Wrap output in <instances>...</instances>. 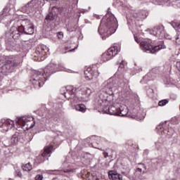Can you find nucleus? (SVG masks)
<instances>
[{
	"instance_id": "12",
	"label": "nucleus",
	"mask_w": 180,
	"mask_h": 180,
	"mask_svg": "<svg viewBox=\"0 0 180 180\" xmlns=\"http://www.w3.org/2000/svg\"><path fill=\"white\" fill-rule=\"evenodd\" d=\"M49 51V48L46 45H39L35 50L34 57H37V61H43L46 58V54Z\"/></svg>"
},
{
	"instance_id": "13",
	"label": "nucleus",
	"mask_w": 180,
	"mask_h": 180,
	"mask_svg": "<svg viewBox=\"0 0 180 180\" xmlns=\"http://www.w3.org/2000/svg\"><path fill=\"white\" fill-rule=\"evenodd\" d=\"M53 150L52 146H46L44 149V152L41 153V155H39L34 162V165H39V164H41V162H44V157H50L51 155V150Z\"/></svg>"
},
{
	"instance_id": "27",
	"label": "nucleus",
	"mask_w": 180,
	"mask_h": 180,
	"mask_svg": "<svg viewBox=\"0 0 180 180\" xmlns=\"http://www.w3.org/2000/svg\"><path fill=\"white\" fill-rule=\"evenodd\" d=\"M75 108L78 112H82L83 113L86 110V107H85L84 104H77L75 105Z\"/></svg>"
},
{
	"instance_id": "14",
	"label": "nucleus",
	"mask_w": 180,
	"mask_h": 180,
	"mask_svg": "<svg viewBox=\"0 0 180 180\" xmlns=\"http://www.w3.org/2000/svg\"><path fill=\"white\" fill-rule=\"evenodd\" d=\"M103 139L101 138V136H91L87 138L85 140V146L86 147H93L94 148H98V145L103 141Z\"/></svg>"
},
{
	"instance_id": "16",
	"label": "nucleus",
	"mask_w": 180,
	"mask_h": 180,
	"mask_svg": "<svg viewBox=\"0 0 180 180\" xmlns=\"http://www.w3.org/2000/svg\"><path fill=\"white\" fill-rule=\"evenodd\" d=\"M99 74L100 73L98 71V69L94 70L89 68L86 70L84 71V77L87 81H91L94 79V78H98V77H99Z\"/></svg>"
},
{
	"instance_id": "29",
	"label": "nucleus",
	"mask_w": 180,
	"mask_h": 180,
	"mask_svg": "<svg viewBox=\"0 0 180 180\" xmlns=\"http://www.w3.org/2000/svg\"><path fill=\"white\" fill-rule=\"evenodd\" d=\"M172 26L175 30L180 32V22H172Z\"/></svg>"
},
{
	"instance_id": "1",
	"label": "nucleus",
	"mask_w": 180,
	"mask_h": 180,
	"mask_svg": "<svg viewBox=\"0 0 180 180\" xmlns=\"http://www.w3.org/2000/svg\"><path fill=\"white\" fill-rule=\"evenodd\" d=\"M108 94V95H115V94L120 93L125 94V96L129 95V80L123 81L122 79H118L113 81V79L110 78L101 84V91L100 94Z\"/></svg>"
},
{
	"instance_id": "4",
	"label": "nucleus",
	"mask_w": 180,
	"mask_h": 180,
	"mask_svg": "<svg viewBox=\"0 0 180 180\" xmlns=\"http://www.w3.org/2000/svg\"><path fill=\"white\" fill-rule=\"evenodd\" d=\"M116 29H117V20L113 14L108 13L101 20L98 32L105 40L113 34L116 32Z\"/></svg>"
},
{
	"instance_id": "8",
	"label": "nucleus",
	"mask_w": 180,
	"mask_h": 180,
	"mask_svg": "<svg viewBox=\"0 0 180 180\" xmlns=\"http://www.w3.org/2000/svg\"><path fill=\"white\" fill-rule=\"evenodd\" d=\"M17 124L24 131L26 130H30L34 127V119L30 115L23 116L20 117L17 121Z\"/></svg>"
},
{
	"instance_id": "36",
	"label": "nucleus",
	"mask_w": 180,
	"mask_h": 180,
	"mask_svg": "<svg viewBox=\"0 0 180 180\" xmlns=\"http://www.w3.org/2000/svg\"><path fill=\"white\" fill-rule=\"evenodd\" d=\"M63 172H65L66 174H68L70 172H75V169H66L63 170Z\"/></svg>"
},
{
	"instance_id": "18",
	"label": "nucleus",
	"mask_w": 180,
	"mask_h": 180,
	"mask_svg": "<svg viewBox=\"0 0 180 180\" xmlns=\"http://www.w3.org/2000/svg\"><path fill=\"white\" fill-rule=\"evenodd\" d=\"M148 16V12L146 10H141L133 14V17L137 20H140V19H146Z\"/></svg>"
},
{
	"instance_id": "10",
	"label": "nucleus",
	"mask_w": 180,
	"mask_h": 180,
	"mask_svg": "<svg viewBox=\"0 0 180 180\" xmlns=\"http://www.w3.org/2000/svg\"><path fill=\"white\" fill-rule=\"evenodd\" d=\"M120 51L117 50V46H112L110 47L107 52L103 53L100 58V63H103L105 61H109V60H112L115 56L117 54V52Z\"/></svg>"
},
{
	"instance_id": "35",
	"label": "nucleus",
	"mask_w": 180,
	"mask_h": 180,
	"mask_svg": "<svg viewBox=\"0 0 180 180\" xmlns=\"http://www.w3.org/2000/svg\"><path fill=\"white\" fill-rule=\"evenodd\" d=\"M174 37H175V36H174V34L169 35V34H166V33L165 32V36H164V37H165V39H174Z\"/></svg>"
},
{
	"instance_id": "39",
	"label": "nucleus",
	"mask_w": 180,
	"mask_h": 180,
	"mask_svg": "<svg viewBox=\"0 0 180 180\" xmlns=\"http://www.w3.org/2000/svg\"><path fill=\"white\" fill-rule=\"evenodd\" d=\"M35 180H43V175L38 174L35 176Z\"/></svg>"
},
{
	"instance_id": "17",
	"label": "nucleus",
	"mask_w": 180,
	"mask_h": 180,
	"mask_svg": "<svg viewBox=\"0 0 180 180\" xmlns=\"http://www.w3.org/2000/svg\"><path fill=\"white\" fill-rule=\"evenodd\" d=\"M13 126H15V122L9 119L0 121V127L3 129V132L8 131Z\"/></svg>"
},
{
	"instance_id": "46",
	"label": "nucleus",
	"mask_w": 180,
	"mask_h": 180,
	"mask_svg": "<svg viewBox=\"0 0 180 180\" xmlns=\"http://www.w3.org/2000/svg\"><path fill=\"white\" fill-rule=\"evenodd\" d=\"M91 9V6L89 7V10Z\"/></svg>"
},
{
	"instance_id": "47",
	"label": "nucleus",
	"mask_w": 180,
	"mask_h": 180,
	"mask_svg": "<svg viewBox=\"0 0 180 180\" xmlns=\"http://www.w3.org/2000/svg\"><path fill=\"white\" fill-rule=\"evenodd\" d=\"M175 33H176V31H174V34H175Z\"/></svg>"
},
{
	"instance_id": "30",
	"label": "nucleus",
	"mask_w": 180,
	"mask_h": 180,
	"mask_svg": "<svg viewBox=\"0 0 180 180\" xmlns=\"http://www.w3.org/2000/svg\"><path fill=\"white\" fill-rule=\"evenodd\" d=\"M151 79H153L151 78V73L149 72L143 77V80H141V82H143V81H145V82H147V81H151Z\"/></svg>"
},
{
	"instance_id": "32",
	"label": "nucleus",
	"mask_w": 180,
	"mask_h": 180,
	"mask_svg": "<svg viewBox=\"0 0 180 180\" xmlns=\"http://www.w3.org/2000/svg\"><path fill=\"white\" fill-rule=\"evenodd\" d=\"M167 103H168V100L165 99V100H162V101H159L158 105L160 106H165V105H167Z\"/></svg>"
},
{
	"instance_id": "25",
	"label": "nucleus",
	"mask_w": 180,
	"mask_h": 180,
	"mask_svg": "<svg viewBox=\"0 0 180 180\" xmlns=\"http://www.w3.org/2000/svg\"><path fill=\"white\" fill-rule=\"evenodd\" d=\"M131 117L132 119H136V120H141V119H143V117H144L140 116V112H137V110L136 108H134L132 110V114L131 115Z\"/></svg>"
},
{
	"instance_id": "26",
	"label": "nucleus",
	"mask_w": 180,
	"mask_h": 180,
	"mask_svg": "<svg viewBox=\"0 0 180 180\" xmlns=\"http://www.w3.org/2000/svg\"><path fill=\"white\" fill-rule=\"evenodd\" d=\"M157 130L159 134L164 136V134H168V131L164 128V124H160L157 127Z\"/></svg>"
},
{
	"instance_id": "34",
	"label": "nucleus",
	"mask_w": 180,
	"mask_h": 180,
	"mask_svg": "<svg viewBox=\"0 0 180 180\" xmlns=\"http://www.w3.org/2000/svg\"><path fill=\"white\" fill-rule=\"evenodd\" d=\"M11 141H13V143H16L18 141V134L13 135L11 137Z\"/></svg>"
},
{
	"instance_id": "41",
	"label": "nucleus",
	"mask_w": 180,
	"mask_h": 180,
	"mask_svg": "<svg viewBox=\"0 0 180 180\" xmlns=\"http://www.w3.org/2000/svg\"><path fill=\"white\" fill-rule=\"evenodd\" d=\"M15 175L20 178V177H22V172H20V171L18 170L15 172Z\"/></svg>"
},
{
	"instance_id": "21",
	"label": "nucleus",
	"mask_w": 180,
	"mask_h": 180,
	"mask_svg": "<svg viewBox=\"0 0 180 180\" xmlns=\"http://www.w3.org/2000/svg\"><path fill=\"white\" fill-rule=\"evenodd\" d=\"M117 116H121L122 117L124 116L129 117L130 115H129V110L127 109V107L126 106L120 107Z\"/></svg>"
},
{
	"instance_id": "7",
	"label": "nucleus",
	"mask_w": 180,
	"mask_h": 180,
	"mask_svg": "<svg viewBox=\"0 0 180 180\" xmlns=\"http://www.w3.org/2000/svg\"><path fill=\"white\" fill-rule=\"evenodd\" d=\"M141 49L144 51V53H148L150 54H156L162 49H165V46L163 45L152 46L150 43V41L143 40L140 43Z\"/></svg>"
},
{
	"instance_id": "24",
	"label": "nucleus",
	"mask_w": 180,
	"mask_h": 180,
	"mask_svg": "<svg viewBox=\"0 0 180 180\" xmlns=\"http://www.w3.org/2000/svg\"><path fill=\"white\" fill-rule=\"evenodd\" d=\"M108 113L109 115H113L114 116H117L119 113V108H116L115 105H111V106L108 108Z\"/></svg>"
},
{
	"instance_id": "5",
	"label": "nucleus",
	"mask_w": 180,
	"mask_h": 180,
	"mask_svg": "<svg viewBox=\"0 0 180 180\" xmlns=\"http://www.w3.org/2000/svg\"><path fill=\"white\" fill-rule=\"evenodd\" d=\"M20 64V58L15 56H0V78H4L8 72H13V70Z\"/></svg>"
},
{
	"instance_id": "40",
	"label": "nucleus",
	"mask_w": 180,
	"mask_h": 180,
	"mask_svg": "<svg viewBox=\"0 0 180 180\" xmlns=\"http://www.w3.org/2000/svg\"><path fill=\"white\" fill-rule=\"evenodd\" d=\"M136 172H140V173L143 172V174H144V170H143V168H141V167L136 168Z\"/></svg>"
},
{
	"instance_id": "28",
	"label": "nucleus",
	"mask_w": 180,
	"mask_h": 180,
	"mask_svg": "<svg viewBox=\"0 0 180 180\" xmlns=\"http://www.w3.org/2000/svg\"><path fill=\"white\" fill-rule=\"evenodd\" d=\"M66 29L68 32H74L77 29V27L75 25L74 26V24L69 23L66 25Z\"/></svg>"
},
{
	"instance_id": "45",
	"label": "nucleus",
	"mask_w": 180,
	"mask_h": 180,
	"mask_svg": "<svg viewBox=\"0 0 180 180\" xmlns=\"http://www.w3.org/2000/svg\"><path fill=\"white\" fill-rule=\"evenodd\" d=\"M135 41H137L138 43H141V41L137 38V37H134Z\"/></svg>"
},
{
	"instance_id": "3",
	"label": "nucleus",
	"mask_w": 180,
	"mask_h": 180,
	"mask_svg": "<svg viewBox=\"0 0 180 180\" xmlns=\"http://www.w3.org/2000/svg\"><path fill=\"white\" fill-rule=\"evenodd\" d=\"M78 89L80 91L82 95L84 96L79 97V96H77V88L73 86H67L65 88H62L61 91H66V92L61 94H63L67 99H70L72 105H75V103H78V102H88V98H89L92 92L91 89L82 86Z\"/></svg>"
},
{
	"instance_id": "6",
	"label": "nucleus",
	"mask_w": 180,
	"mask_h": 180,
	"mask_svg": "<svg viewBox=\"0 0 180 180\" xmlns=\"http://www.w3.org/2000/svg\"><path fill=\"white\" fill-rule=\"evenodd\" d=\"M20 23V26H13L10 29V37L14 39V40L20 39V34L22 33H24V34H33L34 33V25H33V22L27 18L21 20Z\"/></svg>"
},
{
	"instance_id": "42",
	"label": "nucleus",
	"mask_w": 180,
	"mask_h": 180,
	"mask_svg": "<svg viewBox=\"0 0 180 180\" xmlns=\"http://www.w3.org/2000/svg\"><path fill=\"white\" fill-rule=\"evenodd\" d=\"M176 67L179 71H180V62H176Z\"/></svg>"
},
{
	"instance_id": "23",
	"label": "nucleus",
	"mask_w": 180,
	"mask_h": 180,
	"mask_svg": "<svg viewBox=\"0 0 180 180\" xmlns=\"http://www.w3.org/2000/svg\"><path fill=\"white\" fill-rule=\"evenodd\" d=\"M9 15H11V8L8 7L4 8L0 13V22L5 18V16H9Z\"/></svg>"
},
{
	"instance_id": "33",
	"label": "nucleus",
	"mask_w": 180,
	"mask_h": 180,
	"mask_svg": "<svg viewBox=\"0 0 180 180\" xmlns=\"http://www.w3.org/2000/svg\"><path fill=\"white\" fill-rule=\"evenodd\" d=\"M174 39H175L176 44L180 46V35L176 33V36H174Z\"/></svg>"
},
{
	"instance_id": "38",
	"label": "nucleus",
	"mask_w": 180,
	"mask_h": 180,
	"mask_svg": "<svg viewBox=\"0 0 180 180\" xmlns=\"http://www.w3.org/2000/svg\"><path fill=\"white\" fill-rule=\"evenodd\" d=\"M139 168H142V169L143 170V172H146V167L144 164H139Z\"/></svg>"
},
{
	"instance_id": "20",
	"label": "nucleus",
	"mask_w": 180,
	"mask_h": 180,
	"mask_svg": "<svg viewBox=\"0 0 180 180\" xmlns=\"http://www.w3.org/2000/svg\"><path fill=\"white\" fill-rule=\"evenodd\" d=\"M56 18H57L56 13H53V12H51L46 15L44 23L47 25H49V23H53L54 20H56Z\"/></svg>"
},
{
	"instance_id": "31",
	"label": "nucleus",
	"mask_w": 180,
	"mask_h": 180,
	"mask_svg": "<svg viewBox=\"0 0 180 180\" xmlns=\"http://www.w3.org/2000/svg\"><path fill=\"white\" fill-rule=\"evenodd\" d=\"M22 169L23 171H32V165H30V163H27L26 165L22 166Z\"/></svg>"
},
{
	"instance_id": "9",
	"label": "nucleus",
	"mask_w": 180,
	"mask_h": 180,
	"mask_svg": "<svg viewBox=\"0 0 180 180\" xmlns=\"http://www.w3.org/2000/svg\"><path fill=\"white\" fill-rule=\"evenodd\" d=\"M41 6H44V0H32L22 8V11L24 13H32L35 9Z\"/></svg>"
},
{
	"instance_id": "2",
	"label": "nucleus",
	"mask_w": 180,
	"mask_h": 180,
	"mask_svg": "<svg viewBox=\"0 0 180 180\" xmlns=\"http://www.w3.org/2000/svg\"><path fill=\"white\" fill-rule=\"evenodd\" d=\"M63 68H58V65H56L54 63H50L44 69V72H41L39 70H34L32 72V76L31 79V82L34 88L39 89L41 86L44 85V82L50 78L51 74H54V72H57V71H61Z\"/></svg>"
},
{
	"instance_id": "37",
	"label": "nucleus",
	"mask_w": 180,
	"mask_h": 180,
	"mask_svg": "<svg viewBox=\"0 0 180 180\" xmlns=\"http://www.w3.org/2000/svg\"><path fill=\"white\" fill-rule=\"evenodd\" d=\"M6 49L8 51H11V50L13 49L12 45H11V44L6 42Z\"/></svg>"
},
{
	"instance_id": "22",
	"label": "nucleus",
	"mask_w": 180,
	"mask_h": 180,
	"mask_svg": "<svg viewBox=\"0 0 180 180\" xmlns=\"http://www.w3.org/2000/svg\"><path fill=\"white\" fill-rule=\"evenodd\" d=\"M68 9H70V2L67 1L65 6L58 8L59 13L61 15H65L68 13Z\"/></svg>"
},
{
	"instance_id": "11",
	"label": "nucleus",
	"mask_w": 180,
	"mask_h": 180,
	"mask_svg": "<svg viewBox=\"0 0 180 180\" xmlns=\"http://www.w3.org/2000/svg\"><path fill=\"white\" fill-rule=\"evenodd\" d=\"M98 105L103 107L113 105V95L108 96L106 93H100L98 95Z\"/></svg>"
},
{
	"instance_id": "19",
	"label": "nucleus",
	"mask_w": 180,
	"mask_h": 180,
	"mask_svg": "<svg viewBox=\"0 0 180 180\" xmlns=\"http://www.w3.org/2000/svg\"><path fill=\"white\" fill-rule=\"evenodd\" d=\"M108 176L112 180H123V176L115 171H110Z\"/></svg>"
},
{
	"instance_id": "44",
	"label": "nucleus",
	"mask_w": 180,
	"mask_h": 180,
	"mask_svg": "<svg viewBox=\"0 0 180 180\" xmlns=\"http://www.w3.org/2000/svg\"><path fill=\"white\" fill-rule=\"evenodd\" d=\"M58 39H61V37H63V33L61 32L58 33Z\"/></svg>"
},
{
	"instance_id": "43",
	"label": "nucleus",
	"mask_w": 180,
	"mask_h": 180,
	"mask_svg": "<svg viewBox=\"0 0 180 180\" xmlns=\"http://www.w3.org/2000/svg\"><path fill=\"white\" fill-rule=\"evenodd\" d=\"M103 155L105 158H108V157H109V153H108V152H104Z\"/></svg>"
},
{
	"instance_id": "15",
	"label": "nucleus",
	"mask_w": 180,
	"mask_h": 180,
	"mask_svg": "<svg viewBox=\"0 0 180 180\" xmlns=\"http://www.w3.org/2000/svg\"><path fill=\"white\" fill-rule=\"evenodd\" d=\"M150 34H153V36H156L158 39H164L165 36V30L162 25H158L155 27L152 30H148Z\"/></svg>"
}]
</instances>
